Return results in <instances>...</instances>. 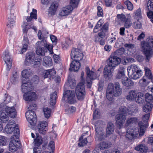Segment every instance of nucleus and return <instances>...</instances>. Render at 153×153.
I'll return each mask as SVG.
<instances>
[{"label":"nucleus","instance_id":"obj_1","mask_svg":"<svg viewBox=\"0 0 153 153\" xmlns=\"http://www.w3.org/2000/svg\"><path fill=\"white\" fill-rule=\"evenodd\" d=\"M141 46L146 57V61L148 62L153 55V37L149 36L147 39L146 41L143 42Z\"/></svg>","mask_w":153,"mask_h":153},{"label":"nucleus","instance_id":"obj_2","mask_svg":"<svg viewBox=\"0 0 153 153\" xmlns=\"http://www.w3.org/2000/svg\"><path fill=\"white\" fill-rule=\"evenodd\" d=\"M22 91L24 93L23 98L26 101H32L36 100V96L34 92H31L32 89L31 85L30 82L27 83L24 80L22 82Z\"/></svg>","mask_w":153,"mask_h":153},{"label":"nucleus","instance_id":"obj_3","mask_svg":"<svg viewBox=\"0 0 153 153\" xmlns=\"http://www.w3.org/2000/svg\"><path fill=\"white\" fill-rule=\"evenodd\" d=\"M107 62V65L104 68L103 74L104 78L108 80L112 76L115 68V52L111 54Z\"/></svg>","mask_w":153,"mask_h":153},{"label":"nucleus","instance_id":"obj_4","mask_svg":"<svg viewBox=\"0 0 153 153\" xmlns=\"http://www.w3.org/2000/svg\"><path fill=\"white\" fill-rule=\"evenodd\" d=\"M36 44L39 46L36 51L37 54L42 56H45V52H46L47 51L45 48H46L49 51L51 54L53 53V45L49 43H47L46 41H38Z\"/></svg>","mask_w":153,"mask_h":153},{"label":"nucleus","instance_id":"obj_5","mask_svg":"<svg viewBox=\"0 0 153 153\" xmlns=\"http://www.w3.org/2000/svg\"><path fill=\"white\" fill-rule=\"evenodd\" d=\"M103 123L102 121L98 120L94 124L95 131V139L96 141H101L104 139L105 133L102 128Z\"/></svg>","mask_w":153,"mask_h":153},{"label":"nucleus","instance_id":"obj_6","mask_svg":"<svg viewBox=\"0 0 153 153\" xmlns=\"http://www.w3.org/2000/svg\"><path fill=\"white\" fill-rule=\"evenodd\" d=\"M150 114L148 113L145 114L143 115L142 119L143 122L140 121L138 123V125L140 127V135H142L149 126L148 123V120L149 118Z\"/></svg>","mask_w":153,"mask_h":153},{"label":"nucleus","instance_id":"obj_7","mask_svg":"<svg viewBox=\"0 0 153 153\" xmlns=\"http://www.w3.org/2000/svg\"><path fill=\"white\" fill-rule=\"evenodd\" d=\"M85 69L86 73L87 75L86 80L87 83V86L88 88H90L91 87L92 80L96 79L100 75L97 73L91 71L88 67H87Z\"/></svg>","mask_w":153,"mask_h":153},{"label":"nucleus","instance_id":"obj_8","mask_svg":"<svg viewBox=\"0 0 153 153\" xmlns=\"http://www.w3.org/2000/svg\"><path fill=\"white\" fill-rule=\"evenodd\" d=\"M64 100L70 104H74L76 102L75 92L74 90H68L64 93Z\"/></svg>","mask_w":153,"mask_h":153},{"label":"nucleus","instance_id":"obj_9","mask_svg":"<svg viewBox=\"0 0 153 153\" xmlns=\"http://www.w3.org/2000/svg\"><path fill=\"white\" fill-rule=\"evenodd\" d=\"M5 132L7 134H11L13 132L14 134L11 138V140H13L14 138L19 137L20 134L19 128L18 125L16 126H9L8 125H7L5 128Z\"/></svg>","mask_w":153,"mask_h":153},{"label":"nucleus","instance_id":"obj_10","mask_svg":"<svg viewBox=\"0 0 153 153\" xmlns=\"http://www.w3.org/2000/svg\"><path fill=\"white\" fill-rule=\"evenodd\" d=\"M85 93L84 82H80L77 85L76 88V94L77 99L79 100H83Z\"/></svg>","mask_w":153,"mask_h":153},{"label":"nucleus","instance_id":"obj_11","mask_svg":"<svg viewBox=\"0 0 153 153\" xmlns=\"http://www.w3.org/2000/svg\"><path fill=\"white\" fill-rule=\"evenodd\" d=\"M128 15V16L127 18L123 13L120 14H118L117 15V18L124 23V27L126 28H129L132 25L131 17L130 16L129 14Z\"/></svg>","mask_w":153,"mask_h":153},{"label":"nucleus","instance_id":"obj_12","mask_svg":"<svg viewBox=\"0 0 153 153\" xmlns=\"http://www.w3.org/2000/svg\"><path fill=\"white\" fill-rule=\"evenodd\" d=\"M25 115L30 125L35 126L37 122V117L36 114L33 111L28 110L25 113Z\"/></svg>","mask_w":153,"mask_h":153},{"label":"nucleus","instance_id":"obj_13","mask_svg":"<svg viewBox=\"0 0 153 153\" xmlns=\"http://www.w3.org/2000/svg\"><path fill=\"white\" fill-rule=\"evenodd\" d=\"M83 55L81 50L77 48H73L71 50V57L74 58L76 60L80 61L83 58Z\"/></svg>","mask_w":153,"mask_h":153},{"label":"nucleus","instance_id":"obj_14","mask_svg":"<svg viewBox=\"0 0 153 153\" xmlns=\"http://www.w3.org/2000/svg\"><path fill=\"white\" fill-rule=\"evenodd\" d=\"M11 140L9 144V150L14 152L16 151L17 148L20 147L21 144L19 141V137L14 138L13 140Z\"/></svg>","mask_w":153,"mask_h":153},{"label":"nucleus","instance_id":"obj_15","mask_svg":"<svg viewBox=\"0 0 153 153\" xmlns=\"http://www.w3.org/2000/svg\"><path fill=\"white\" fill-rule=\"evenodd\" d=\"M146 8L149 11L147 12V16L153 23V0L148 1Z\"/></svg>","mask_w":153,"mask_h":153},{"label":"nucleus","instance_id":"obj_16","mask_svg":"<svg viewBox=\"0 0 153 153\" xmlns=\"http://www.w3.org/2000/svg\"><path fill=\"white\" fill-rule=\"evenodd\" d=\"M4 59L7 64V70H10L12 65V60L8 51H6L5 52Z\"/></svg>","mask_w":153,"mask_h":153},{"label":"nucleus","instance_id":"obj_17","mask_svg":"<svg viewBox=\"0 0 153 153\" xmlns=\"http://www.w3.org/2000/svg\"><path fill=\"white\" fill-rule=\"evenodd\" d=\"M35 53L33 52L27 53L26 55L25 63L27 65L32 64L34 61Z\"/></svg>","mask_w":153,"mask_h":153},{"label":"nucleus","instance_id":"obj_18","mask_svg":"<svg viewBox=\"0 0 153 153\" xmlns=\"http://www.w3.org/2000/svg\"><path fill=\"white\" fill-rule=\"evenodd\" d=\"M48 124L46 121L40 122L38 125V131L41 134H45L48 130Z\"/></svg>","mask_w":153,"mask_h":153},{"label":"nucleus","instance_id":"obj_19","mask_svg":"<svg viewBox=\"0 0 153 153\" xmlns=\"http://www.w3.org/2000/svg\"><path fill=\"white\" fill-rule=\"evenodd\" d=\"M79 61L75 59L72 61L70 65V70L74 72L78 71L80 66V63Z\"/></svg>","mask_w":153,"mask_h":153},{"label":"nucleus","instance_id":"obj_20","mask_svg":"<svg viewBox=\"0 0 153 153\" xmlns=\"http://www.w3.org/2000/svg\"><path fill=\"white\" fill-rule=\"evenodd\" d=\"M122 84L126 87H131L134 86V82L127 77H123L121 80Z\"/></svg>","mask_w":153,"mask_h":153},{"label":"nucleus","instance_id":"obj_21","mask_svg":"<svg viewBox=\"0 0 153 153\" xmlns=\"http://www.w3.org/2000/svg\"><path fill=\"white\" fill-rule=\"evenodd\" d=\"M126 119V115L122 114H118L117 115L116 123L119 126V128L121 127Z\"/></svg>","mask_w":153,"mask_h":153},{"label":"nucleus","instance_id":"obj_22","mask_svg":"<svg viewBox=\"0 0 153 153\" xmlns=\"http://www.w3.org/2000/svg\"><path fill=\"white\" fill-rule=\"evenodd\" d=\"M5 111L7 114L11 118H14L16 116V112L14 107H6Z\"/></svg>","mask_w":153,"mask_h":153},{"label":"nucleus","instance_id":"obj_23","mask_svg":"<svg viewBox=\"0 0 153 153\" xmlns=\"http://www.w3.org/2000/svg\"><path fill=\"white\" fill-rule=\"evenodd\" d=\"M73 7L71 6H68L67 7L63 8L60 12L59 15L61 16H65L68 15L72 11Z\"/></svg>","mask_w":153,"mask_h":153},{"label":"nucleus","instance_id":"obj_24","mask_svg":"<svg viewBox=\"0 0 153 153\" xmlns=\"http://www.w3.org/2000/svg\"><path fill=\"white\" fill-rule=\"evenodd\" d=\"M29 43V41L26 33L24 36V39L22 42L23 47L21 49L22 53L26 51Z\"/></svg>","mask_w":153,"mask_h":153},{"label":"nucleus","instance_id":"obj_25","mask_svg":"<svg viewBox=\"0 0 153 153\" xmlns=\"http://www.w3.org/2000/svg\"><path fill=\"white\" fill-rule=\"evenodd\" d=\"M56 74V71L54 69H49L44 71L43 77L44 78H50L54 76Z\"/></svg>","mask_w":153,"mask_h":153},{"label":"nucleus","instance_id":"obj_26","mask_svg":"<svg viewBox=\"0 0 153 153\" xmlns=\"http://www.w3.org/2000/svg\"><path fill=\"white\" fill-rule=\"evenodd\" d=\"M108 24L107 23H105L102 27L101 31L99 32L98 34H99V35L100 36H105L108 33Z\"/></svg>","mask_w":153,"mask_h":153},{"label":"nucleus","instance_id":"obj_27","mask_svg":"<svg viewBox=\"0 0 153 153\" xmlns=\"http://www.w3.org/2000/svg\"><path fill=\"white\" fill-rule=\"evenodd\" d=\"M58 6V4L57 2H53L49 9L48 12L51 15L55 14Z\"/></svg>","mask_w":153,"mask_h":153},{"label":"nucleus","instance_id":"obj_28","mask_svg":"<svg viewBox=\"0 0 153 153\" xmlns=\"http://www.w3.org/2000/svg\"><path fill=\"white\" fill-rule=\"evenodd\" d=\"M114 126L113 124L111 123H108L107 126L106 135L107 137L112 134L114 131Z\"/></svg>","mask_w":153,"mask_h":153},{"label":"nucleus","instance_id":"obj_29","mask_svg":"<svg viewBox=\"0 0 153 153\" xmlns=\"http://www.w3.org/2000/svg\"><path fill=\"white\" fill-rule=\"evenodd\" d=\"M32 74V71L30 69H27L23 70L22 73V76L25 79H23L22 81L24 79L26 83L27 82H29L27 81H26V79L30 77Z\"/></svg>","mask_w":153,"mask_h":153},{"label":"nucleus","instance_id":"obj_30","mask_svg":"<svg viewBox=\"0 0 153 153\" xmlns=\"http://www.w3.org/2000/svg\"><path fill=\"white\" fill-rule=\"evenodd\" d=\"M137 96V92L135 90L130 91L128 94L126 96V99L128 100L131 101L134 100L136 98Z\"/></svg>","mask_w":153,"mask_h":153},{"label":"nucleus","instance_id":"obj_31","mask_svg":"<svg viewBox=\"0 0 153 153\" xmlns=\"http://www.w3.org/2000/svg\"><path fill=\"white\" fill-rule=\"evenodd\" d=\"M43 65L46 67L51 66L52 62L51 58L49 56H45L44 57L43 60Z\"/></svg>","mask_w":153,"mask_h":153},{"label":"nucleus","instance_id":"obj_32","mask_svg":"<svg viewBox=\"0 0 153 153\" xmlns=\"http://www.w3.org/2000/svg\"><path fill=\"white\" fill-rule=\"evenodd\" d=\"M37 18V10L35 9H33L32 12L30 13V16H27L26 20L27 22H31L32 19L36 20Z\"/></svg>","mask_w":153,"mask_h":153},{"label":"nucleus","instance_id":"obj_33","mask_svg":"<svg viewBox=\"0 0 153 153\" xmlns=\"http://www.w3.org/2000/svg\"><path fill=\"white\" fill-rule=\"evenodd\" d=\"M105 36H100L99 34H98L97 35L95 36L94 40L95 42H99L101 45H104L105 43V40L104 39Z\"/></svg>","mask_w":153,"mask_h":153},{"label":"nucleus","instance_id":"obj_34","mask_svg":"<svg viewBox=\"0 0 153 153\" xmlns=\"http://www.w3.org/2000/svg\"><path fill=\"white\" fill-rule=\"evenodd\" d=\"M150 81H151V80L149 79L148 78L143 76L140 80L139 84L140 86L145 87L148 85Z\"/></svg>","mask_w":153,"mask_h":153},{"label":"nucleus","instance_id":"obj_35","mask_svg":"<svg viewBox=\"0 0 153 153\" xmlns=\"http://www.w3.org/2000/svg\"><path fill=\"white\" fill-rule=\"evenodd\" d=\"M111 145V142L108 141H104L100 143V147L101 150H103L110 147Z\"/></svg>","mask_w":153,"mask_h":153},{"label":"nucleus","instance_id":"obj_36","mask_svg":"<svg viewBox=\"0 0 153 153\" xmlns=\"http://www.w3.org/2000/svg\"><path fill=\"white\" fill-rule=\"evenodd\" d=\"M138 122V119L137 117H132L128 118L126 120L125 125L126 127L132 124H136Z\"/></svg>","mask_w":153,"mask_h":153},{"label":"nucleus","instance_id":"obj_37","mask_svg":"<svg viewBox=\"0 0 153 153\" xmlns=\"http://www.w3.org/2000/svg\"><path fill=\"white\" fill-rule=\"evenodd\" d=\"M145 74L146 78H148L149 79L151 80L153 83V77L152 74L150 70L147 67H145Z\"/></svg>","mask_w":153,"mask_h":153},{"label":"nucleus","instance_id":"obj_38","mask_svg":"<svg viewBox=\"0 0 153 153\" xmlns=\"http://www.w3.org/2000/svg\"><path fill=\"white\" fill-rule=\"evenodd\" d=\"M119 114H131V111L124 106H122L119 108Z\"/></svg>","mask_w":153,"mask_h":153},{"label":"nucleus","instance_id":"obj_39","mask_svg":"<svg viewBox=\"0 0 153 153\" xmlns=\"http://www.w3.org/2000/svg\"><path fill=\"white\" fill-rule=\"evenodd\" d=\"M19 76L16 71L13 72V75L10 77V82L12 84H15L18 82Z\"/></svg>","mask_w":153,"mask_h":153},{"label":"nucleus","instance_id":"obj_40","mask_svg":"<svg viewBox=\"0 0 153 153\" xmlns=\"http://www.w3.org/2000/svg\"><path fill=\"white\" fill-rule=\"evenodd\" d=\"M136 102L138 103H143L145 100V96L143 93H139L135 99Z\"/></svg>","mask_w":153,"mask_h":153},{"label":"nucleus","instance_id":"obj_41","mask_svg":"<svg viewBox=\"0 0 153 153\" xmlns=\"http://www.w3.org/2000/svg\"><path fill=\"white\" fill-rule=\"evenodd\" d=\"M142 75V71L132 72L130 75L131 78L133 79H137L140 78Z\"/></svg>","mask_w":153,"mask_h":153},{"label":"nucleus","instance_id":"obj_42","mask_svg":"<svg viewBox=\"0 0 153 153\" xmlns=\"http://www.w3.org/2000/svg\"><path fill=\"white\" fill-rule=\"evenodd\" d=\"M122 91V88H121L119 83L115 82V97L120 95Z\"/></svg>","mask_w":153,"mask_h":153},{"label":"nucleus","instance_id":"obj_43","mask_svg":"<svg viewBox=\"0 0 153 153\" xmlns=\"http://www.w3.org/2000/svg\"><path fill=\"white\" fill-rule=\"evenodd\" d=\"M0 119L1 121L4 123H6L9 119L8 116L2 111H0Z\"/></svg>","mask_w":153,"mask_h":153},{"label":"nucleus","instance_id":"obj_44","mask_svg":"<svg viewBox=\"0 0 153 153\" xmlns=\"http://www.w3.org/2000/svg\"><path fill=\"white\" fill-rule=\"evenodd\" d=\"M152 107V105L151 102L146 103L143 107V111L146 113L151 111Z\"/></svg>","mask_w":153,"mask_h":153},{"label":"nucleus","instance_id":"obj_45","mask_svg":"<svg viewBox=\"0 0 153 153\" xmlns=\"http://www.w3.org/2000/svg\"><path fill=\"white\" fill-rule=\"evenodd\" d=\"M13 15L11 14L10 16L8 17V22L7 24V26L8 27H10L11 28L13 26L15 23V21Z\"/></svg>","mask_w":153,"mask_h":153},{"label":"nucleus","instance_id":"obj_46","mask_svg":"<svg viewBox=\"0 0 153 153\" xmlns=\"http://www.w3.org/2000/svg\"><path fill=\"white\" fill-rule=\"evenodd\" d=\"M135 149L140 151L141 152H145L148 149V148L144 144H140L135 148Z\"/></svg>","mask_w":153,"mask_h":153},{"label":"nucleus","instance_id":"obj_47","mask_svg":"<svg viewBox=\"0 0 153 153\" xmlns=\"http://www.w3.org/2000/svg\"><path fill=\"white\" fill-rule=\"evenodd\" d=\"M84 136V135H83V134L79 138V140L80 141V142L78 143V145L80 146L83 147L84 146L87 144V143L88 142L86 137H85L84 139H83Z\"/></svg>","mask_w":153,"mask_h":153},{"label":"nucleus","instance_id":"obj_48","mask_svg":"<svg viewBox=\"0 0 153 153\" xmlns=\"http://www.w3.org/2000/svg\"><path fill=\"white\" fill-rule=\"evenodd\" d=\"M57 98L56 92L54 91L51 95L50 104L51 105H53L55 104Z\"/></svg>","mask_w":153,"mask_h":153},{"label":"nucleus","instance_id":"obj_49","mask_svg":"<svg viewBox=\"0 0 153 153\" xmlns=\"http://www.w3.org/2000/svg\"><path fill=\"white\" fill-rule=\"evenodd\" d=\"M43 111L45 118H48L50 117L51 112V109L48 108H44Z\"/></svg>","mask_w":153,"mask_h":153},{"label":"nucleus","instance_id":"obj_50","mask_svg":"<svg viewBox=\"0 0 153 153\" xmlns=\"http://www.w3.org/2000/svg\"><path fill=\"white\" fill-rule=\"evenodd\" d=\"M106 93H114V87L113 84L111 83H109L106 91Z\"/></svg>","mask_w":153,"mask_h":153},{"label":"nucleus","instance_id":"obj_51","mask_svg":"<svg viewBox=\"0 0 153 153\" xmlns=\"http://www.w3.org/2000/svg\"><path fill=\"white\" fill-rule=\"evenodd\" d=\"M124 3L127 6L128 10L131 11L133 9V5L129 0H126L124 1Z\"/></svg>","mask_w":153,"mask_h":153},{"label":"nucleus","instance_id":"obj_52","mask_svg":"<svg viewBox=\"0 0 153 153\" xmlns=\"http://www.w3.org/2000/svg\"><path fill=\"white\" fill-rule=\"evenodd\" d=\"M137 135L134 134L132 132L128 131L127 130V131L126 132V138H128L129 139L131 140L132 139L134 138V137H137Z\"/></svg>","mask_w":153,"mask_h":153},{"label":"nucleus","instance_id":"obj_53","mask_svg":"<svg viewBox=\"0 0 153 153\" xmlns=\"http://www.w3.org/2000/svg\"><path fill=\"white\" fill-rule=\"evenodd\" d=\"M145 101L147 103L152 102L153 100V97L152 94L149 93H147L146 94L145 96Z\"/></svg>","mask_w":153,"mask_h":153},{"label":"nucleus","instance_id":"obj_54","mask_svg":"<svg viewBox=\"0 0 153 153\" xmlns=\"http://www.w3.org/2000/svg\"><path fill=\"white\" fill-rule=\"evenodd\" d=\"M106 93V97L108 100L110 101H111L112 102H114L115 98L114 93Z\"/></svg>","mask_w":153,"mask_h":153},{"label":"nucleus","instance_id":"obj_55","mask_svg":"<svg viewBox=\"0 0 153 153\" xmlns=\"http://www.w3.org/2000/svg\"><path fill=\"white\" fill-rule=\"evenodd\" d=\"M7 142V138L4 136H0V146H3L6 145Z\"/></svg>","mask_w":153,"mask_h":153},{"label":"nucleus","instance_id":"obj_56","mask_svg":"<svg viewBox=\"0 0 153 153\" xmlns=\"http://www.w3.org/2000/svg\"><path fill=\"white\" fill-rule=\"evenodd\" d=\"M79 2V0H71L70 6L73 7V9L78 7Z\"/></svg>","mask_w":153,"mask_h":153},{"label":"nucleus","instance_id":"obj_57","mask_svg":"<svg viewBox=\"0 0 153 153\" xmlns=\"http://www.w3.org/2000/svg\"><path fill=\"white\" fill-rule=\"evenodd\" d=\"M130 68L129 69V71L131 70L132 71V72L139 71H141L138 68L137 66L134 64L131 65L130 66Z\"/></svg>","mask_w":153,"mask_h":153},{"label":"nucleus","instance_id":"obj_58","mask_svg":"<svg viewBox=\"0 0 153 153\" xmlns=\"http://www.w3.org/2000/svg\"><path fill=\"white\" fill-rule=\"evenodd\" d=\"M42 60V58L40 56H37L35 57V59L33 62L34 65H39Z\"/></svg>","mask_w":153,"mask_h":153},{"label":"nucleus","instance_id":"obj_59","mask_svg":"<svg viewBox=\"0 0 153 153\" xmlns=\"http://www.w3.org/2000/svg\"><path fill=\"white\" fill-rule=\"evenodd\" d=\"M55 147L54 142L53 141H51L48 144V149L49 150L52 151V152H53L54 150Z\"/></svg>","mask_w":153,"mask_h":153},{"label":"nucleus","instance_id":"obj_60","mask_svg":"<svg viewBox=\"0 0 153 153\" xmlns=\"http://www.w3.org/2000/svg\"><path fill=\"white\" fill-rule=\"evenodd\" d=\"M133 25L134 27L135 28H140L142 27L141 24L138 19L134 22Z\"/></svg>","mask_w":153,"mask_h":153},{"label":"nucleus","instance_id":"obj_61","mask_svg":"<svg viewBox=\"0 0 153 153\" xmlns=\"http://www.w3.org/2000/svg\"><path fill=\"white\" fill-rule=\"evenodd\" d=\"M125 51V49L123 48H121L115 51V54H116L118 56H121L124 54Z\"/></svg>","mask_w":153,"mask_h":153},{"label":"nucleus","instance_id":"obj_62","mask_svg":"<svg viewBox=\"0 0 153 153\" xmlns=\"http://www.w3.org/2000/svg\"><path fill=\"white\" fill-rule=\"evenodd\" d=\"M102 25V23L100 22V20L98 21L97 24L95 26L93 32L94 33H97V30H96L99 29V28Z\"/></svg>","mask_w":153,"mask_h":153},{"label":"nucleus","instance_id":"obj_63","mask_svg":"<svg viewBox=\"0 0 153 153\" xmlns=\"http://www.w3.org/2000/svg\"><path fill=\"white\" fill-rule=\"evenodd\" d=\"M134 14L136 17L139 18H141L142 17L141 10L140 8H139L136 10L134 12Z\"/></svg>","mask_w":153,"mask_h":153},{"label":"nucleus","instance_id":"obj_64","mask_svg":"<svg viewBox=\"0 0 153 153\" xmlns=\"http://www.w3.org/2000/svg\"><path fill=\"white\" fill-rule=\"evenodd\" d=\"M97 15L98 17H102L103 16V10L101 7L100 6H98L97 7Z\"/></svg>","mask_w":153,"mask_h":153}]
</instances>
